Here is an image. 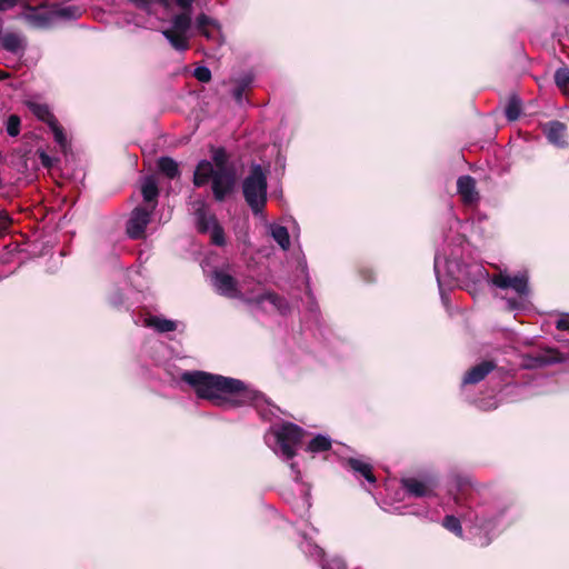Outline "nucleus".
Wrapping results in <instances>:
<instances>
[{"label": "nucleus", "instance_id": "obj_1", "mask_svg": "<svg viewBox=\"0 0 569 569\" xmlns=\"http://www.w3.org/2000/svg\"><path fill=\"white\" fill-rule=\"evenodd\" d=\"M180 378L192 387L199 398L209 400L214 406L237 408L250 405L256 407L263 418H267L266 413L261 411L262 407L267 405V399L242 380L200 370L183 371Z\"/></svg>", "mask_w": 569, "mask_h": 569}, {"label": "nucleus", "instance_id": "obj_2", "mask_svg": "<svg viewBox=\"0 0 569 569\" xmlns=\"http://www.w3.org/2000/svg\"><path fill=\"white\" fill-rule=\"evenodd\" d=\"M433 269L442 300H445V286L453 281L468 280L473 284L481 281L490 283L492 277L481 264L461 266L456 259H449L439 252L435 256Z\"/></svg>", "mask_w": 569, "mask_h": 569}, {"label": "nucleus", "instance_id": "obj_3", "mask_svg": "<svg viewBox=\"0 0 569 569\" xmlns=\"http://www.w3.org/2000/svg\"><path fill=\"white\" fill-rule=\"evenodd\" d=\"M509 507L506 505H491L481 502L477 497H470L468 506L461 511V518L487 538L500 523L503 522Z\"/></svg>", "mask_w": 569, "mask_h": 569}, {"label": "nucleus", "instance_id": "obj_4", "mask_svg": "<svg viewBox=\"0 0 569 569\" xmlns=\"http://www.w3.org/2000/svg\"><path fill=\"white\" fill-rule=\"evenodd\" d=\"M211 181L213 197L217 201H223L236 186L237 176L234 168H214L211 161L201 160L193 174L196 187H202Z\"/></svg>", "mask_w": 569, "mask_h": 569}, {"label": "nucleus", "instance_id": "obj_5", "mask_svg": "<svg viewBox=\"0 0 569 569\" xmlns=\"http://www.w3.org/2000/svg\"><path fill=\"white\" fill-rule=\"evenodd\" d=\"M305 433L299 426L287 422L271 427L264 439L277 456L290 460L296 456L297 447L302 441Z\"/></svg>", "mask_w": 569, "mask_h": 569}, {"label": "nucleus", "instance_id": "obj_6", "mask_svg": "<svg viewBox=\"0 0 569 569\" xmlns=\"http://www.w3.org/2000/svg\"><path fill=\"white\" fill-rule=\"evenodd\" d=\"M490 284L501 290H511L516 293V298L506 300L509 310H521L526 308L527 300L530 295L529 276L527 271H520L510 274L507 270H499L492 274Z\"/></svg>", "mask_w": 569, "mask_h": 569}, {"label": "nucleus", "instance_id": "obj_7", "mask_svg": "<svg viewBox=\"0 0 569 569\" xmlns=\"http://www.w3.org/2000/svg\"><path fill=\"white\" fill-rule=\"evenodd\" d=\"M242 191L249 207L258 213L267 201V176L260 164H252L243 180Z\"/></svg>", "mask_w": 569, "mask_h": 569}, {"label": "nucleus", "instance_id": "obj_8", "mask_svg": "<svg viewBox=\"0 0 569 569\" xmlns=\"http://www.w3.org/2000/svg\"><path fill=\"white\" fill-rule=\"evenodd\" d=\"M192 27L191 11H182L171 19V28L161 31L177 51H186L189 48V31Z\"/></svg>", "mask_w": 569, "mask_h": 569}, {"label": "nucleus", "instance_id": "obj_9", "mask_svg": "<svg viewBox=\"0 0 569 569\" xmlns=\"http://www.w3.org/2000/svg\"><path fill=\"white\" fill-rule=\"evenodd\" d=\"M439 485L435 475H426L423 477H408L401 479V486L406 493L415 498L435 497L436 489Z\"/></svg>", "mask_w": 569, "mask_h": 569}, {"label": "nucleus", "instance_id": "obj_10", "mask_svg": "<svg viewBox=\"0 0 569 569\" xmlns=\"http://www.w3.org/2000/svg\"><path fill=\"white\" fill-rule=\"evenodd\" d=\"M154 210V206L136 207L127 221V234L131 239H141L144 237L146 228L151 221V216Z\"/></svg>", "mask_w": 569, "mask_h": 569}, {"label": "nucleus", "instance_id": "obj_11", "mask_svg": "<svg viewBox=\"0 0 569 569\" xmlns=\"http://www.w3.org/2000/svg\"><path fill=\"white\" fill-rule=\"evenodd\" d=\"M246 301L264 312H279L280 315H287L290 311L288 301L273 292H266L254 298L246 299Z\"/></svg>", "mask_w": 569, "mask_h": 569}, {"label": "nucleus", "instance_id": "obj_12", "mask_svg": "<svg viewBox=\"0 0 569 569\" xmlns=\"http://www.w3.org/2000/svg\"><path fill=\"white\" fill-rule=\"evenodd\" d=\"M214 290L227 298L246 300L241 291L237 287L236 279L229 273L216 270L211 277Z\"/></svg>", "mask_w": 569, "mask_h": 569}, {"label": "nucleus", "instance_id": "obj_13", "mask_svg": "<svg viewBox=\"0 0 569 569\" xmlns=\"http://www.w3.org/2000/svg\"><path fill=\"white\" fill-rule=\"evenodd\" d=\"M58 158L49 156L43 149L36 152H27L21 158L20 169L24 172L37 171L40 167L51 169L58 162Z\"/></svg>", "mask_w": 569, "mask_h": 569}, {"label": "nucleus", "instance_id": "obj_14", "mask_svg": "<svg viewBox=\"0 0 569 569\" xmlns=\"http://www.w3.org/2000/svg\"><path fill=\"white\" fill-rule=\"evenodd\" d=\"M457 192L465 206H476L480 200L476 180L469 176H460L457 180Z\"/></svg>", "mask_w": 569, "mask_h": 569}, {"label": "nucleus", "instance_id": "obj_15", "mask_svg": "<svg viewBox=\"0 0 569 569\" xmlns=\"http://www.w3.org/2000/svg\"><path fill=\"white\" fill-rule=\"evenodd\" d=\"M0 48L16 56H23L27 49L26 38L17 32L0 31Z\"/></svg>", "mask_w": 569, "mask_h": 569}, {"label": "nucleus", "instance_id": "obj_16", "mask_svg": "<svg viewBox=\"0 0 569 569\" xmlns=\"http://www.w3.org/2000/svg\"><path fill=\"white\" fill-rule=\"evenodd\" d=\"M194 28L200 34L206 37L208 40H212L216 42L220 41V26L217 20L210 18L209 16L200 13L196 18Z\"/></svg>", "mask_w": 569, "mask_h": 569}, {"label": "nucleus", "instance_id": "obj_17", "mask_svg": "<svg viewBox=\"0 0 569 569\" xmlns=\"http://www.w3.org/2000/svg\"><path fill=\"white\" fill-rule=\"evenodd\" d=\"M566 131V124L558 120L549 121L543 126L545 136L548 141L557 148L563 149L568 147Z\"/></svg>", "mask_w": 569, "mask_h": 569}, {"label": "nucleus", "instance_id": "obj_18", "mask_svg": "<svg viewBox=\"0 0 569 569\" xmlns=\"http://www.w3.org/2000/svg\"><path fill=\"white\" fill-rule=\"evenodd\" d=\"M23 18L33 28L47 29L54 22L53 11L42 10L37 8H28L24 12Z\"/></svg>", "mask_w": 569, "mask_h": 569}, {"label": "nucleus", "instance_id": "obj_19", "mask_svg": "<svg viewBox=\"0 0 569 569\" xmlns=\"http://www.w3.org/2000/svg\"><path fill=\"white\" fill-rule=\"evenodd\" d=\"M493 369L495 363L492 361H482L466 372L462 379V385L478 383L483 380L486 376L489 375Z\"/></svg>", "mask_w": 569, "mask_h": 569}, {"label": "nucleus", "instance_id": "obj_20", "mask_svg": "<svg viewBox=\"0 0 569 569\" xmlns=\"http://www.w3.org/2000/svg\"><path fill=\"white\" fill-rule=\"evenodd\" d=\"M141 193L144 206L150 208L151 204L156 207L159 196L158 182L153 177H146L141 182Z\"/></svg>", "mask_w": 569, "mask_h": 569}, {"label": "nucleus", "instance_id": "obj_21", "mask_svg": "<svg viewBox=\"0 0 569 569\" xmlns=\"http://www.w3.org/2000/svg\"><path fill=\"white\" fill-rule=\"evenodd\" d=\"M197 228L200 232H209L218 223L216 217L209 213L204 203H199L194 211Z\"/></svg>", "mask_w": 569, "mask_h": 569}, {"label": "nucleus", "instance_id": "obj_22", "mask_svg": "<svg viewBox=\"0 0 569 569\" xmlns=\"http://www.w3.org/2000/svg\"><path fill=\"white\" fill-rule=\"evenodd\" d=\"M556 362V358L549 352L526 355L522 358V367L527 369L541 368Z\"/></svg>", "mask_w": 569, "mask_h": 569}, {"label": "nucleus", "instance_id": "obj_23", "mask_svg": "<svg viewBox=\"0 0 569 569\" xmlns=\"http://www.w3.org/2000/svg\"><path fill=\"white\" fill-rule=\"evenodd\" d=\"M146 326L154 329L159 333H166L177 330L178 322L163 318L161 316H150L144 320Z\"/></svg>", "mask_w": 569, "mask_h": 569}, {"label": "nucleus", "instance_id": "obj_24", "mask_svg": "<svg viewBox=\"0 0 569 569\" xmlns=\"http://www.w3.org/2000/svg\"><path fill=\"white\" fill-rule=\"evenodd\" d=\"M347 463L349 468L353 471L356 477H362L371 485L376 482V477L372 473V468L369 463L355 458L349 459Z\"/></svg>", "mask_w": 569, "mask_h": 569}, {"label": "nucleus", "instance_id": "obj_25", "mask_svg": "<svg viewBox=\"0 0 569 569\" xmlns=\"http://www.w3.org/2000/svg\"><path fill=\"white\" fill-rule=\"evenodd\" d=\"M28 109L40 120L50 126L57 119L51 112L50 108L46 103H40L37 101H27Z\"/></svg>", "mask_w": 569, "mask_h": 569}, {"label": "nucleus", "instance_id": "obj_26", "mask_svg": "<svg viewBox=\"0 0 569 569\" xmlns=\"http://www.w3.org/2000/svg\"><path fill=\"white\" fill-rule=\"evenodd\" d=\"M268 231L271 238L279 244L282 250H288L290 247V236L288 229L278 223H270Z\"/></svg>", "mask_w": 569, "mask_h": 569}, {"label": "nucleus", "instance_id": "obj_27", "mask_svg": "<svg viewBox=\"0 0 569 569\" xmlns=\"http://www.w3.org/2000/svg\"><path fill=\"white\" fill-rule=\"evenodd\" d=\"M52 11H53L54 21L58 19L76 20V19L80 18L82 14L81 8L78 6H74V4L62 6V7L53 9Z\"/></svg>", "mask_w": 569, "mask_h": 569}, {"label": "nucleus", "instance_id": "obj_28", "mask_svg": "<svg viewBox=\"0 0 569 569\" xmlns=\"http://www.w3.org/2000/svg\"><path fill=\"white\" fill-rule=\"evenodd\" d=\"M331 445L332 440L329 436L317 435L308 442L307 451L311 453L325 452L331 448Z\"/></svg>", "mask_w": 569, "mask_h": 569}, {"label": "nucleus", "instance_id": "obj_29", "mask_svg": "<svg viewBox=\"0 0 569 569\" xmlns=\"http://www.w3.org/2000/svg\"><path fill=\"white\" fill-rule=\"evenodd\" d=\"M50 131L52 132L53 134V139H54V142L58 144V147L60 148V150L66 153L70 147V143H69V140H68V137L63 130V128L60 126V123L58 122V120H56L54 122H52L50 126Z\"/></svg>", "mask_w": 569, "mask_h": 569}, {"label": "nucleus", "instance_id": "obj_30", "mask_svg": "<svg viewBox=\"0 0 569 569\" xmlns=\"http://www.w3.org/2000/svg\"><path fill=\"white\" fill-rule=\"evenodd\" d=\"M159 170L168 178L173 179L180 174L178 163L169 157H161L158 160Z\"/></svg>", "mask_w": 569, "mask_h": 569}, {"label": "nucleus", "instance_id": "obj_31", "mask_svg": "<svg viewBox=\"0 0 569 569\" xmlns=\"http://www.w3.org/2000/svg\"><path fill=\"white\" fill-rule=\"evenodd\" d=\"M302 537H303V541L300 543L301 550L306 555H308V556H310V557H312V558H315V559H317V560H319L321 562L325 559V551L322 550V548H320L318 545L313 543L307 537L306 533H303Z\"/></svg>", "mask_w": 569, "mask_h": 569}, {"label": "nucleus", "instance_id": "obj_32", "mask_svg": "<svg viewBox=\"0 0 569 569\" xmlns=\"http://www.w3.org/2000/svg\"><path fill=\"white\" fill-rule=\"evenodd\" d=\"M214 168H234L228 161V154L223 148L212 149V162Z\"/></svg>", "mask_w": 569, "mask_h": 569}, {"label": "nucleus", "instance_id": "obj_33", "mask_svg": "<svg viewBox=\"0 0 569 569\" xmlns=\"http://www.w3.org/2000/svg\"><path fill=\"white\" fill-rule=\"evenodd\" d=\"M442 526L457 537L462 538V527L460 519L453 515H448L442 520Z\"/></svg>", "mask_w": 569, "mask_h": 569}, {"label": "nucleus", "instance_id": "obj_34", "mask_svg": "<svg viewBox=\"0 0 569 569\" xmlns=\"http://www.w3.org/2000/svg\"><path fill=\"white\" fill-rule=\"evenodd\" d=\"M521 113V101L517 97L510 98L505 110L508 120L515 121Z\"/></svg>", "mask_w": 569, "mask_h": 569}, {"label": "nucleus", "instance_id": "obj_35", "mask_svg": "<svg viewBox=\"0 0 569 569\" xmlns=\"http://www.w3.org/2000/svg\"><path fill=\"white\" fill-rule=\"evenodd\" d=\"M8 136L16 138L20 133L21 119L17 114H10L4 122Z\"/></svg>", "mask_w": 569, "mask_h": 569}, {"label": "nucleus", "instance_id": "obj_36", "mask_svg": "<svg viewBox=\"0 0 569 569\" xmlns=\"http://www.w3.org/2000/svg\"><path fill=\"white\" fill-rule=\"evenodd\" d=\"M555 81L560 89L569 88V68H559L555 72Z\"/></svg>", "mask_w": 569, "mask_h": 569}, {"label": "nucleus", "instance_id": "obj_37", "mask_svg": "<svg viewBox=\"0 0 569 569\" xmlns=\"http://www.w3.org/2000/svg\"><path fill=\"white\" fill-rule=\"evenodd\" d=\"M129 1L131 3H133L137 8L142 9V10H148L152 3H159L167 9L170 8L172 4V0H129Z\"/></svg>", "mask_w": 569, "mask_h": 569}, {"label": "nucleus", "instance_id": "obj_38", "mask_svg": "<svg viewBox=\"0 0 569 569\" xmlns=\"http://www.w3.org/2000/svg\"><path fill=\"white\" fill-rule=\"evenodd\" d=\"M209 233H210L212 243H214L216 246L224 244V242H226L224 232H223L222 227L219 223L213 226V228L209 230Z\"/></svg>", "mask_w": 569, "mask_h": 569}, {"label": "nucleus", "instance_id": "obj_39", "mask_svg": "<svg viewBox=\"0 0 569 569\" xmlns=\"http://www.w3.org/2000/svg\"><path fill=\"white\" fill-rule=\"evenodd\" d=\"M193 76L200 82H209L211 80V71L204 66L197 67L193 71Z\"/></svg>", "mask_w": 569, "mask_h": 569}, {"label": "nucleus", "instance_id": "obj_40", "mask_svg": "<svg viewBox=\"0 0 569 569\" xmlns=\"http://www.w3.org/2000/svg\"><path fill=\"white\" fill-rule=\"evenodd\" d=\"M322 569H346V565L343 560L339 557L332 558L331 560H322L321 561Z\"/></svg>", "mask_w": 569, "mask_h": 569}, {"label": "nucleus", "instance_id": "obj_41", "mask_svg": "<svg viewBox=\"0 0 569 569\" xmlns=\"http://www.w3.org/2000/svg\"><path fill=\"white\" fill-rule=\"evenodd\" d=\"M11 224V218L6 212H0V236L4 234Z\"/></svg>", "mask_w": 569, "mask_h": 569}, {"label": "nucleus", "instance_id": "obj_42", "mask_svg": "<svg viewBox=\"0 0 569 569\" xmlns=\"http://www.w3.org/2000/svg\"><path fill=\"white\" fill-rule=\"evenodd\" d=\"M244 88L243 87H240L239 84H237L233 89H232V97L234 98V100L239 103V104H242L243 103V92H244Z\"/></svg>", "mask_w": 569, "mask_h": 569}, {"label": "nucleus", "instance_id": "obj_43", "mask_svg": "<svg viewBox=\"0 0 569 569\" xmlns=\"http://www.w3.org/2000/svg\"><path fill=\"white\" fill-rule=\"evenodd\" d=\"M557 329L569 331V313L562 315L556 325Z\"/></svg>", "mask_w": 569, "mask_h": 569}, {"label": "nucleus", "instance_id": "obj_44", "mask_svg": "<svg viewBox=\"0 0 569 569\" xmlns=\"http://www.w3.org/2000/svg\"><path fill=\"white\" fill-rule=\"evenodd\" d=\"M182 11H190L194 0H173Z\"/></svg>", "mask_w": 569, "mask_h": 569}, {"label": "nucleus", "instance_id": "obj_45", "mask_svg": "<svg viewBox=\"0 0 569 569\" xmlns=\"http://www.w3.org/2000/svg\"><path fill=\"white\" fill-rule=\"evenodd\" d=\"M18 0H0V11H8L16 7Z\"/></svg>", "mask_w": 569, "mask_h": 569}, {"label": "nucleus", "instance_id": "obj_46", "mask_svg": "<svg viewBox=\"0 0 569 569\" xmlns=\"http://www.w3.org/2000/svg\"><path fill=\"white\" fill-rule=\"evenodd\" d=\"M252 82V77L250 74H244L240 79L237 80V84L247 89Z\"/></svg>", "mask_w": 569, "mask_h": 569}, {"label": "nucleus", "instance_id": "obj_47", "mask_svg": "<svg viewBox=\"0 0 569 569\" xmlns=\"http://www.w3.org/2000/svg\"><path fill=\"white\" fill-rule=\"evenodd\" d=\"M290 468H291V471L293 473V478L296 481H299L300 480V471L297 469V466L296 463L291 462L290 463Z\"/></svg>", "mask_w": 569, "mask_h": 569}, {"label": "nucleus", "instance_id": "obj_48", "mask_svg": "<svg viewBox=\"0 0 569 569\" xmlns=\"http://www.w3.org/2000/svg\"><path fill=\"white\" fill-rule=\"evenodd\" d=\"M303 507L306 508V511L309 510L311 503L309 501V497H308V492L306 490H303Z\"/></svg>", "mask_w": 569, "mask_h": 569}, {"label": "nucleus", "instance_id": "obj_49", "mask_svg": "<svg viewBox=\"0 0 569 569\" xmlns=\"http://www.w3.org/2000/svg\"><path fill=\"white\" fill-rule=\"evenodd\" d=\"M479 407H480L481 409H483V410H490V409L496 408V407H497V403L493 401V402H491L490 405H488V406H487L486 403L481 402V403L479 405Z\"/></svg>", "mask_w": 569, "mask_h": 569}, {"label": "nucleus", "instance_id": "obj_50", "mask_svg": "<svg viewBox=\"0 0 569 569\" xmlns=\"http://www.w3.org/2000/svg\"><path fill=\"white\" fill-rule=\"evenodd\" d=\"M112 303H113L114 306H119V305H121V303H122V298H121V297H118L117 299L112 300Z\"/></svg>", "mask_w": 569, "mask_h": 569}, {"label": "nucleus", "instance_id": "obj_51", "mask_svg": "<svg viewBox=\"0 0 569 569\" xmlns=\"http://www.w3.org/2000/svg\"><path fill=\"white\" fill-rule=\"evenodd\" d=\"M7 77H8V73H6L2 70H0V80L6 79Z\"/></svg>", "mask_w": 569, "mask_h": 569}, {"label": "nucleus", "instance_id": "obj_52", "mask_svg": "<svg viewBox=\"0 0 569 569\" xmlns=\"http://www.w3.org/2000/svg\"><path fill=\"white\" fill-rule=\"evenodd\" d=\"M311 530H312L313 532H316V533L318 532L317 528H315V527H311Z\"/></svg>", "mask_w": 569, "mask_h": 569}]
</instances>
